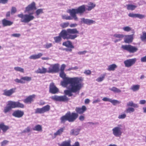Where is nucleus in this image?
<instances>
[{"label": "nucleus", "instance_id": "obj_55", "mask_svg": "<svg viewBox=\"0 0 146 146\" xmlns=\"http://www.w3.org/2000/svg\"><path fill=\"white\" fill-rule=\"evenodd\" d=\"M9 141L7 140H4L1 143V146H4L9 143Z\"/></svg>", "mask_w": 146, "mask_h": 146}, {"label": "nucleus", "instance_id": "obj_64", "mask_svg": "<svg viewBox=\"0 0 146 146\" xmlns=\"http://www.w3.org/2000/svg\"><path fill=\"white\" fill-rule=\"evenodd\" d=\"M100 102V100L99 99H98L97 100H94L92 102V103L94 104L95 103H98Z\"/></svg>", "mask_w": 146, "mask_h": 146}, {"label": "nucleus", "instance_id": "obj_7", "mask_svg": "<svg viewBox=\"0 0 146 146\" xmlns=\"http://www.w3.org/2000/svg\"><path fill=\"white\" fill-rule=\"evenodd\" d=\"M125 128V126L119 124L114 127L112 129V134L116 137H120L123 133L122 131Z\"/></svg>", "mask_w": 146, "mask_h": 146}, {"label": "nucleus", "instance_id": "obj_52", "mask_svg": "<svg viewBox=\"0 0 146 146\" xmlns=\"http://www.w3.org/2000/svg\"><path fill=\"white\" fill-rule=\"evenodd\" d=\"M84 73L86 75H90L91 73V72L90 70H86L84 72Z\"/></svg>", "mask_w": 146, "mask_h": 146}, {"label": "nucleus", "instance_id": "obj_41", "mask_svg": "<svg viewBox=\"0 0 146 146\" xmlns=\"http://www.w3.org/2000/svg\"><path fill=\"white\" fill-rule=\"evenodd\" d=\"M43 9H37L35 13L36 14V16L37 17H38L37 16L39 15L40 14H42L43 13Z\"/></svg>", "mask_w": 146, "mask_h": 146}, {"label": "nucleus", "instance_id": "obj_4", "mask_svg": "<svg viewBox=\"0 0 146 146\" xmlns=\"http://www.w3.org/2000/svg\"><path fill=\"white\" fill-rule=\"evenodd\" d=\"M85 10L84 5L79 6L77 9H69L68 12L70 13V16H67L65 15H63L62 16V18L66 20H71L73 19L75 21H77L78 20V18L76 14L81 15L85 11Z\"/></svg>", "mask_w": 146, "mask_h": 146}, {"label": "nucleus", "instance_id": "obj_24", "mask_svg": "<svg viewBox=\"0 0 146 146\" xmlns=\"http://www.w3.org/2000/svg\"><path fill=\"white\" fill-rule=\"evenodd\" d=\"M62 45L69 48H74V46L72 44V43L70 40H67L63 42L62 43Z\"/></svg>", "mask_w": 146, "mask_h": 146}, {"label": "nucleus", "instance_id": "obj_32", "mask_svg": "<svg viewBox=\"0 0 146 146\" xmlns=\"http://www.w3.org/2000/svg\"><path fill=\"white\" fill-rule=\"evenodd\" d=\"M127 105L128 107H133L134 108H138V107L137 104L134 103L132 101H130L128 102L127 104Z\"/></svg>", "mask_w": 146, "mask_h": 146}, {"label": "nucleus", "instance_id": "obj_56", "mask_svg": "<svg viewBox=\"0 0 146 146\" xmlns=\"http://www.w3.org/2000/svg\"><path fill=\"white\" fill-rule=\"evenodd\" d=\"M111 99L110 98H108L107 97H104L102 99V100L103 101L105 102H110V101Z\"/></svg>", "mask_w": 146, "mask_h": 146}, {"label": "nucleus", "instance_id": "obj_34", "mask_svg": "<svg viewBox=\"0 0 146 146\" xmlns=\"http://www.w3.org/2000/svg\"><path fill=\"white\" fill-rule=\"evenodd\" d=\"M109 90L115 93H119L121 92V90H120L114 87L110 88Z\"/></svg>", "mask_w": 146, "mask_h": 146}, {"label": "nucleus", "instance_id": "obj_47", "mask_svg": "<svg viewBox=\"0 0 146 146\" xmlns=\"http://www.w3.org/2000/svg\"><path fill=\"white\" fill-rule=\"evenodd\" d=\"M44 47L45 48L48 49L52 46V44L51 43H47L44 45Z\"/></svg>", "mask_w": 146, "mask_h": 146}, {"label": "nucleus", "instance_id": "obj_9", "mask_svg": "<svg viewBox=\"0 0 146 146\" xmlns=\"http://www.w3.org/2000/svg\"><path fill=\"white\" fill-rule=\"evenodd\" d=\"M121 48L123 50H126L130 53H134L138 50L137 47L131 45H122Z\"/></svg>", "mask_w": 146, "mask_h": 146}, {"label": "nucleus", "instance_id": "obj_36", "mask_svg": "<svg viewBox=\"0 0 146 146\" xmlns=\"http://www.w3.org/2000/svg\"><path fill=\"white\" fill-rule=\"evenodd\" d=\"M106 75L105 74L101 75L100 77H98L96 79V81L98 82H100L104 80Z\"/></svg>", "mask_w": 146, "mask_h": 146}, {"label": "nucleus", "instance_id": "obj_49", "mask_svg": "<svg viewBox=\"0 0 146 146\" xmlns=\"http://www.w3.org/2000/svg\"><path fill=\"white\" fill-rule=\"evenodd\" d=\"M17 11V9L15 7H13L11 8V14L12 15H13L15 14Z\"/></svg>", "mask_w": 146, "mask_h": 146}, {"label": "nucleus", "instance_id": "obj_45", "mask_svg": "<svg viewBox=\"0 0 146 146\" xmlns=\"http://www.w3.org/2000/svg\"><path fill=\"white\" fill-rule=\"evenodd\" d=\"M35 113H40L42 114L43 113V112L42 111V108H37L35 110Z\"/></svg>", "mask_w": 146, "mask_h": 146}, {"label": "nucleus", "instance_id": "obj_15", "mask_svg": "<svg viewBox=\"0 0 146 146\" xmlns=\"http://www.w3.org/2000/svg\"><path fill=\"white\" fill-rule=\"evenodd\" d=\"M65 130V127L60 128L56 132L54 133L52 136V139H54L57 136H60L64 132Z\"/></svg>", "mask_w": 146, "mask_h": 146}, {"label": "nucleus", "instance_id": "obj_53", "mask_svg": "<svg viewBox=\"0 0 146 146\" xmlns=\"http://www.w3.org/2000/svg\"><path fill=\"white\" fill-rule=\"evenodd\" d=\"M30 128L29 127H27V128L25 129L23 131L22 133H26L30 132Z\"/></svg>", "mask_w": 146, "mask_h": 146}, {"label": "nucleus", "instance_id": "obj_50", "mask_svg": "<svg viewBox=\"0 0 146 146\" xmlns=\"http://www.w3.org/2000/svg\"><path fill=\"white\" fill-rule=\"evenodd\" d=\"M126 114L124 113L119 115L118 118L119 119H124L126 117Z\"/></svg>", "mask_w": 146, "mask_h": 146}, {"label": "nucleus", "instance_id": "obj_10", "mask_svg": "<svg viewBox=\"0 0 146 146\" xmlns=\"http://www.w3.org/2000/svg\"><path fill=\"white\" fill-rule=\"evenodd\" d=\"M51 98L54 100L60 102H65L67 101L68 100V98L65 95L61 96L54 95L52 96Z\"/></svg>", "mask_w": 146, "mask_h": 146}, {"label": "nucleus", "instance_id": "obj_59", "mask_svg": "<svg viewBox=\"0 0 146 146\" xmlns=\"http://www.w3.org/2000/svg\"><path fill=\"white\" fill-rule=\"evenodd\" d=\"M87 51L86 50H84L82 51H80L78 52V54L79 55L84 54H85L87 52Z\"/></svg>", "mask_w": 146, "mask_h": 146}, {"label": "nucleus", "instance_id": "obj_3", "mask_svg": "<svg viewBox=\"0 0 146 146\" xmlns=\"http://www.w3.org/2000/svg\"><path fill=\"white\" fill-rule=\"evenodd\" d=\"M82 79L78 80L77 81H74L69 84V86L68 87V90L64 91V93L66 95L70 97L73 95L72 93H79L80 90L83 86V84L82 82Z\"/></svg>", "mask_w": 146, "mask_h": 146}, {"label": "nucleus", "instance_id": "obj_46", "mask_svg": "<svg viewBox=\"0 0 146 146\" xmlns=\"http://www.w3.org/2000/svg\"><path fill=\"white\" fill-rule=\"evenodd\" d=\"M122 29L125 31L129 32L131 31V28L129 26H126L123 27Z\"/></svg>", "mask_w": 146, "mask_h": 146}, {"label": "nucleus", "instance_id": "obj_42", "mask_svg": "<svg viewBox=\"0 0 146 146\" xmlns=\"http://www.w3.org/2000/svg\"><path fill=\"white\" fill-rule=\"evenodd\" d=\"M110 102L113 105L115 106L117 104H119L121 102L115 100H112L111 99Z\"/></svg>", "mask_w": 146, "mask_h": 146}, {"label": "nucleus", "instance_id": "obj_22", "mask_svg": "<svg viewBox=\"0 0 146 146\" xmlns=\"http://www.w3.org/2000/svg\"><path fill=\"white\" fill-rule=\"evenodd\" d=\"M2 24L3 27L10 26L13 23V22L7 20L6 19H4L2 21Z\"/></svg>", "mask_w": 146, "mask_h": 146}, {"label": "nucleus", "instance_id": "obj_16", "mask_svg": "<svg viewBox=\"0 0 146 146\" xmlns=\"http://www.w3.org/2000/svg\"><path fill=\"white\" fill-rule=\"evenodd\" d=\"M71 141L70 140L65 141L62 142L60 146H80V144L78 142H76L74 144L71 145L70 144Z\"/></svg>", "mask_w": 146, "mask_h": 146}, {"label": "nucleus", "instance_id": "obj_48", "mask_svg": "<svg viewBox=\"0 0 146 146\" xmlns=\"http://www.w3.org/2000/svg\"><path fill=\"white\" fill-rule=\"evenodd\" d=\"M145 17V15L139 14H136V18H138L140 19H142L144 18Z\"/></svg>", "mask_w": 146, "mask_h": 146}, {"label": "nucleus", "instance_id": "obj_38", "mask_svg": "<svg viewBox=\"0 0 146 146\" xmlns=\"http://www.w3.org/2000/svg\"><path fill=\"white\" fill-rule=\"evenodd\" d=\"M42 110L43 113H44L46 111H48L50 109V106L47 105L42 108Z\"/></svg>", "mask_w": 146, "mask_h": 146}, {"label": "nucleus", "instance_id": "obj_31", "mask_svg": "<svg viewBox=\"0 0 146 146\" xmlns=\"http://www.w3.org/2000/svg\"><path fill=\"white\" fill-rule=\"evenodd\" d=\"M127 9L128 10L133 11L137 7V6L132 4H127L126 5Z\"/></svg>", "mask_w": 146, "mask_h": 146}, {"label": "nucleus", "instance_id": "obj_60", "mask_svg": "<svg viewBox=\"0 0 146 146\" xmlns=\"http://www.w3.org/2000/svg\"><path fill=\"white\" fill-rule=\"evenodd\" d=\"M141 61L142 62H146V56L142 57L141 58Z\"/></svg>", "mask_w": 146, "mask_h": 146}, {"label": "nucleus", "instance_id": "obj_29", "mask_svg": "<svg viewBox=\"0 0 146 146\" xmlns=\"http://www.w3.org/2000/svg\"><path fill=\"white\" fill-rule=\"evenodd\" d=\"M9 128L8 126L6 125L3 123L0 124V129L2 130L3 132H5Z\"/></svg>", "mask_w": 146, "mask_h": 146}, {"label": "nucleus", "instance_id": "obj_12", "mask_svg": "<svg viewBox=\"0 0 146 146\" xmlns=\"http://www.w3.org/2000/svg\"><path fill=\"white\" fill-rule=\"evenodd\" d=\"M136 60L137 59L135 58L127 59L124 61V63L125 67L128 68L135 64Z\"/></svg>", "mask_w": 146, "mask_h": 146}, {"label": "nucleus", "instance_id": "obj_40", "mask_svg": "<svg viewBox=\"0 0 146 146\" xmlns=\"http://www.w3.org/2000/svg\"><path fill=\"white\" fill-rule=\"evenodd\" d=\"M22 81L24 82V83L25 82V81L29 82L31 80L32 78L31 77L28 76H25L22 77Z\"/></svg>", "mask_w": 146, "mask_h": 146}, {"label": "nucleus", "instance_id": "obj_58", "mask_svg": "<svg viewBox=\"0 0 146 146\" xmlns=\"http://www.w3.org/2000/svg\"><path fill=\"white\" fill-rule=\"evenodd\" d=\"M66 66L65 64H62L61 66L60 71H64V70Z\"/></svg>", "mask_w": 146, "mask_h": 146}, {"label": "nucleus", "instance_id": "obj_44", "mask_svg": "<svg viewBox=\"0 0 146 146\" xmlns=\"http://www.w3.org/2000/svg\"><path fill=\"white\" fill-rule=\"evenodd\" d=\"M134 109L132 107H129L126 109V112L127 113H131L134 111Z\"/></svg>", "mask_w": 146, "mask_h": 146}, {"label": "nucleus", "instance_id": "obj_19", "mask_svg": "<svg viewBox=\"0 0 146 146\" xmlns=\"http://www.w3.org/2000/svg\"><path fill=\"white\" fill-rule=\"evenodd\" d=\"M36 9L35 3L34 2H33L26 7L25 12H29L33 9Z\"/></svg>", "mask_w": 146, "mask_h": 146}, {"label": "nucleus", "instance_id": "obj_23", "mask_svg": "<svg viewBox=\"0 0 146 146\" xmlns=\"http://www.w3.org/2000/svg\"><path fill=\"white\" fill-rule=\"evenodd\" d=\"M85 7H86L85 5ZM96 6L95 4L93 3L90 2L88 3V5H87L86 7H87V8H85V11L86 10L88 11H90L92 9H93Z\"/></svg>", "mask_w": 146, "mask_h": 146}, {"label": "nucleus", "instance_id": "obj_1", "mask_svg": "<svg viewBox=\"0 0 146 146\" xmlns=\"http://www.w3.org/2000/svg\"><path fill=\"white\" fill-rule=\"evenodd\" d=\"M79 33V31L76 29H63L59 33L58 36L54 37V39L56 43L60 42L62 38L64 39L74 40L77 37V34Z\"/></svg>", "mask_w": 146, "mask_h": 146}, {"label": "nucleus", "instance_id": "obj_8", "mask_svg": "<svg viewBox=\"0 0 146 146\" xmlns=\"http://www.w3.org/2000/svg\"><path fill=\"white\" fill-rule=\"evenodd\" d=\"M32 14H23L22 13L17 15L18 17L21 18V22L27 23L33 20L35 18V17L31 15Z\"/></svg>", "mask_w": 146, "mask_h": 146}, {"label": "nucleus", "instance_id": "obj_35", "mask_svg": "<svg viewBox=\"0 0 146 146\" xmlns=\"http://www.w3.org/2000/svg\"><path fill=\"white\" fill-rule=\"evenodd\" d=\"M69 25V23L68 22H63L60 24V26L62 28L65 29L68 27Z\"/></svg>", "mask_w": 146, "mask_h": 146}, {"label": "nucleus", "instance_id": "obj_33", "mask_svg": "<svg viewBox=\"0 0 146 146\" xmlns=\"http://www.w3.org/2000/svg\"><path fill=\"white\" fill-rule=\"evenodd\" d=\"M140 88V86L139 85H133L130 88V89L133 92H135L138 90Z\"/></svg>", "mask_w": 146, "mask_h": 146}, {"label": "nucleus", "instance_id": "obj_14", "mask_svg": "<svg viewBox=\"0 0 146 146\" xmlns=\"http://www.w3.org/2000/svg\"><path fill=\"white\" fill-rule=\"evenodd\" d=\"M15 88H11L10 90L5 89L3 90V93L2 94L7 96H10L14 93L15 91Z\"/></svg>", "mask_w": 146, "mask_h": 146}, {"label": "nucleus", "instance_id": "obj_30", "mask_svg": "<svg viewBox=\"0 0 146 146\" xmlns=\"http://www.w3.org/2000/svg\"><path fill=\"white\" fill-rule=\"evenodd\" d=\"M80 129L79 128H76L75 129H72L71 130L70 132L71 135H77L79 133Z\"/></svg>", "mask_w": 146, "mask_h": 146}, {"label": "nucleus", "instance_id": "obj_17", "mask_svg": "<svg viewBox=\"0 0 146 146\" xmlns=\"http://www.w3.org/2000/svg\"><path fill=\"white\" fill-rule=\"evenodd\" d=\"M58 92V89L54 85V84L50 83L49 86V92L52 94H55Z\"/></svg>", "mask_w": 146, "mask_h": 146}, {"label": "nucleus", "instance_id": "obj_63", "mask_svg": "<svg viewBox=\"0 0 146 146\" xmlns=\"http://www.w3.org/2000/svg\"><path fill=\"white\" fill-rule=\"evenodd\" d=\"M146 103V101L145 100H141L140 101L139 104H144Z\"/></svg>", "mask_w": 146, "mask_h": 146}, {"label": "nucleus", "instance_id": "obj_28", "mask_svg": "<svg viewBox=\"0 0 146 146\" xmlns=\"http://www.w3.org/2000/svg\"><path fill=\"white\" fill-rule=\"evenodd\" d=\"M48 70L46 68L44 67H42V68H38V69L35 71L36 73L44 74L47 72Z\"/></svg>", "mask_w": 146, "mask_h": 146}, {"label": "nucleus", "instance_id": "obj_18", "mask_svg": "<svg viewBox=\"0 0 146 146\" xmlns=\"http://www.w3.org/2000/svg\"><path fill=\"white\" fill-rule=\"evenodd\" d=\"M81 22L88 25H90L95 23V21L93 20L88 19H85L84 18H81L80 19Z\"/></svg>", "mask_w": 146, "mask_h": 146}, {"label": "nucleus", "instance_id": "obj_25", "mask_svg": "<svg viewBox=\"0 0 146 146\" xmlns=\"http://www.w3.org/2000/svg\"><path fill=\"white\" fill-rule=\"evenodd\" d=\"M42 55V54L40 53L38 54H34L31 56L29 57V58L30 59L35 60L40 58Z\"/></svg>", "mask_w": 146, "mask_h": 146}, {"label": "nucleus", "instance_id": "obj_13", "mask_svg": "<svg viewBox=\"0 0 146 146\" xmlns=\"http://www.w3.org/2000/svg\"><path fill=\"white\" fill-rule=\"evenodd\" d=\"M113 36L112 39H114L113 42L115 43H116L121 40L124 37L125 35L122 34H114Z\"/></svg>", "mask_w": 146, "mask_h": 146}, {"label": "nucleus", "instance_id": "obj_54", "mask_svg": "<svg viewBox=\"0 0 146 146\" xmlns=\"http://www.w3.org/2000/svg\"><path fill=\"white\" fill-rule=\"evenodd\" d=\"M21 35V34L19 33H15L11 35V36L16 37H19Z\"/></svg>", "mask_w": 146, "mask_h": 146}, {"label": "nucleus", "instance_id": "obj_43", "mask_svg": "<svg viewBox=\"0 0 146 146\" xmlns=\"http://www.w3.org/2000/svg\"><path fill=\"white\" fill-rule=\"evenodd\" d=\"M14 69L15 70L17 71H19L22 73H23L24 72L23 68L19 67H15L14 68Z\"/></svg>", "mask_w": 146, "mask_h": 146}, {"label": "nucleus", "instance_id": "obj_62", "mask_svg": "<svg viewBox=\"0 0 146 146\" xmlns=\"http://www.w3.org/2000/svg\"><path fill=\"white\" fill-rule=\"evenodd\" d=\"M84 116L81 115L79 116V119L81 121H83L84 119Z\"/></svg>", "mask_w": 146, "mask_h": 146}, {"label": "nucleus", "instance_id": "obj_21", "mask_svg": "<svg viewBox=\"0 0 146 146\" xmlns=\"http://www.w3.org/2000/svg\"><path fill=\"white\" fill-rule=\"evenodd\" d=\"M24 114V113L23 111L17 110L15 111L12 114V115L17 118L22 117Z\"/></svg>", "mask_w": 146, "mask_h": 146}, {"label": "nucleus", "instance_id": "obj_26", "mask_svg": "<svg viewBox=\"0 0 146 146\" xmlns=\"http://www.w3.org/2000/svg\"><path fill=\"white\" fill-rule=\"evenodd\" d=\"M35 95L34 94L29 96L24 100V102L26 103H31L33 100V98H34Z\"/></svg>", "mask_w": 146, "mask_h": 146}, {"label": "nucleus", "instance_id": "obj_39", "mask_svg": "<svg viewBox=\"0 0 146 146\" xmlns=\"http://www.w3.org/2000/svg\"><path fill=\"white\" fill-rule=\"evenodd\" d=\"M33 130L35 131H40L42 130V127L40 125H37L33 128Z\"/></svg>", "mask_w": 146, "mask_h": 146}, {"label": "nucleus", "instance_id": "obj_6", "mask_svg": "<svg viewBox=\"0 0 146 146\" xmlns=\"http://www.w3.org/2000/svg\"><path fill=\"white\" fill-rule=\"evenodd\" d=\"M24 107V105L19 102L9 101L6 106L4 108L3 112L6 114L10 112L12 108H23Z\"/></svg>", "mask_w": 146, "mask_h": 146}, {"label": "nucleus", "instance_id": "obj_11", "mask_svg": "<svg viewBox=\"0 0 146 146\" xmlns=\"http://www.w3.org/2000/svg\"><path fill=\"white\" fill-rule=\"evenodd\" d=\"M47 72L49 73H56L59 70V64H55L50 66L48 68Z\"/></svg>", "mask_w": 146, "mask_h": 146}, {"label": "nucleus", "instance_id": "obj_37", "mask_svg": "<svg viewBox=\"0 0 146 146\" xmlns=\"http://www.w3.org/2000/svg\"><path fill=\"white\" fill-rule=\"evenodd\" d=\"M140 38L142 41H146V32H142V35H141Z\"/></svg>", "mask_w": 146, "mask_h": 146}, {"label": "nucleus", "instance_id": "obj_20", "mask_svg": "<svg viewBox=\"0 0 146 146\" xmlns=\"http://www.w3.org/2000/svg\"><path fill=\"white\" fill-rule=\"evenodd\" d=\"M134 34L131 35H125L124 36V41L126 43H130L131 42L133 39Z\"/></svg>", "mask_w": 146, "mask_h": 146}, {"label": "nucleus", "instance_id": "obj_57", "mask_svg": "<svg viewBox=\"0 0 146 146\" xmlns=\"http://www.w3.org/2000/svg\"><path fill=\"white\" fill-rule=\"evenodd\" d=\"M128 16L130 17L136 18V14L130 13L129 14Z\"/></svg>", "mask_w": 146, "mask_h": 146}, {"label": "nucleus", "instance_id": "obj_5", "mask_svg": "<svg viewBox=\"0 0 146 146\" xmlns=\"http://www.w3.org/2000/svg\"><path fill=\"white\" fill-rule=\"evenodd\" d=\"M60 76L62 78L63 80L61 82V85L64 87H66L67 85L72 82L77 81V80L82 79L81 77H75L69 78L66 77V74L64 71H60Z\"/></svg>", "mask_w": 146, "mask_h": 146}, {"label": "nucleus", "instance_id": "obj_51", "mask_svg": "<svg viewBox=\"0 0 146 146\" xmlns=\"http://www.w3.org/2000/svg\"><path fill=\"white\" fill-rule=\"evenodd\" d=\"M14 81L17 82L18 83H21L22 84H24V82H23L22 80V78H21L20 79H19L17 78L16 79L14 80Z\"/></svg>", "mask_w": 146, "mask_h": 146}, {"label": "nucleus", "instance_id": "obj_2", "mask_svg": "<svg viewBox=\"0 0 146 146\" xmlns=\"http://www.w3.org/2000/svg\"><path fill=\"white\" fill-rule=\"evenodd\" d=\"M86 108L84 106H83L81 108L76 107L75 108V111L76 113H71L70 111L68 112L65 115L60 118L61 123H64L66 121H68L70 122H74L78 117V113L82 114L86 111Z\"/></svg>", "mask_w": 146, "mask_h": 146}, {"label": "nucleus", "instance_id": "obj_27", "mask_svg": "<svg viewBox=\"0 0 146 146\" xmlns=\"http://www.w3.org/2000/svg\"><path fill=\"white\" fill-rule=\"evenodd\" d=\"M117 67V65L113 64L108 66L107 70L109 71H114Z\"/></svg>", "mask_w": 146, "mask_h": 146}, {"label": "nucleus", "instance_id": "obj_61", "mask_svg": "<svg viewBox=\"0 0 146 146\" xmlns=\"http://www.w3.org/2000/svg\"><path fill=\"white\" fill-rule=\"evenodd\" d=\"M69 26L70 27H75L77 26V24L76 23H72L69 24Z\"/></svg>", "mask_w": 146, "mask_h": 146}]
</instances>
